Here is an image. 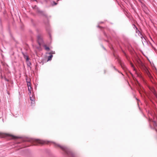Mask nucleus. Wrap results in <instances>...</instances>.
Segmentation results:
<instances>
[{
	"label": "nucleus",
	"mask_w": 157,
	"mask_h": 157,
	"mask_svg": "<svg viewBox=\"0 0 157 157\" xmlns=\"http://www.w3.org/2000/svg\"><path fill=\"white\" fill-rule=\"evenodd\" d=\"M138 77H140V75H139V73H138Z\"/></svg>",
	"instance_id": "obj_16"
},
{
	"label": "nucleus",
	"mask_w": 157,
	"mask_h": 157,
	"mask_svg": "<svg viewBox=\"0 0 157 157\" xmlns=\"http://www.w3.org/2000/svg\"><path fill=\"white\" fill-rule=\"evenodd\" d=\"M138 103L139 102V101H140L139 99H138Z\"/></svg>",
	"instance_id": "obj_18"
},
{
	"label": "nucleus",
	"mask_w": 157,
	"mask_h": 157,
	"mask_svg": "<svg viewBox=\"0 0 157 157\" xmlns=\"http://www.w3.org/2000/svg\"><path fill=\"white\" fill-rule=\"evenodd\" d=\"M26 82H27V85L28 87L31 86V82H28V81H27V79H26Z\"/></svg>",
	"instance_id": "obj_7"
},
{
	"label": "nucleus",
	"mask_w": 157,
	"mask_h": 157,
	"mask_svg": "<svg viewBox=\"0 0 157 157\" xmlns=\"http://www.w3.org/2000/svg\"><path fill=\"white\" fill-rule=\"evenodd\" d=\"M58 146L59 147L62 149L63 151H66V148L65 147H64L63 146H61L59 145H58Z\"/></svg>",
	"instance_id": "obj_6"
},
{
	"label": "nucleus",
	"mask_w": 157,
	"mask_h": 157,
	"mask_svg": "<svg viewBox=\"0 0 157 157\" xmlns=\"http://www.w3.org/2000/svg\"><path fill=\"white\" fill-rule=\"evenodd\" d=\"M131 65L133 67V70H135V68L134 67V66H133V65L132 63H131Z\"/></svg>",
	"instance_id": "obj_11"
},
{
	"label": "nucleus",
	"mask_w": 157,
	"mask_h": 157,
	"mask_svg": "<svg viewBox=\"0 0 157 157\" xmlns=\"http://www.w3.org/2000/svg\"><path fill=\"white\" fill-rule=\"evenodd\" d=\"M7 136H10L11 137L12 139H16L17 138V137L15 136L11 135H9V134H6Z\"/></svg>",
	"instance_id": "obj_5"
},
{
	"label": "nucleus",
	"mask_w": 157,
	"mask_h": 157,
	"mask_svg": "<svg viewBox=\"0 0 157 157\" xmlns=\"http://www.w3.org/2000/svg\"><path fill=\"white\" fill-rule=\"evenodd\" d=\"M30 100L31 101V104H34L35 103V100L34 98L33 97V96H32V97H30Z\"/></svg>",
	"instance_id": "obj_4"
},
{
	"label": "nucleus",
	"mask_w": 157,
	"mask_h": 157,
	"mask_svg": "<svg viewBox=\"0 0 157 157\" xmlns=\"http://www.w3.org/2000/svg\"><path fill=\"white\" fill-rule=\"evenodd\" d=\"M26 60L28 61L29 59V57H28V56H26Z\"/></svg>",
	"instance_id": "obj_12"
},
{
	"label": "nucleus",
	"mask_w": 157,
	"mask_h": 157,
	"mask_svg": "<svg viewBox=\"0 0 157 157\" xmlns=\"http://www.w3.org/2000/svg\"><path fill=\"white\" fill-rule=\"evenodd\" d=\"M45 49L47 50H48V51L49 50V48L48 47H47V46H45Z\"/></svg>",
	"instance_id": "obj_10"
},
{
	"label": "nucleus",
	"mask_w": 157,
	"mask_h": 157,
	"mask_svg": "<svg viewBox=\"0 0 157 157\" xmlns=\"http://www.w3.org/2000/svg\"><path fill=\"white\" fill-rule=\"evenodd\" d=\"M28 90L29 92L31 94V89H32V88L31 87V86H30V87H28Z\"/></svg>",
	"instance_id": "obj_9"
},
{
	"label": "nucleus",
	"mask_w": 157,
	"mask_h": 157,
	"mask_svg": "<svg viewBox=\"0 0 157 157\" xmlns=\"http://www.w3.org/2000/svg\"><path fill=\"white\" fill-rule=\"evenodd\" d=\"M133 25V26L134 27L136 28V29H137V28L136 26L135 25Z\"/></svg>",
	"instance_id": "obj_13"
},
{
	"label": "nucleus",
	"mask_w": 157,
	"mask_h": 157,
	"mask_svg": "<svg viewBox=\"0 0 157 157\" xmlns=\"http://www.w3.org/2000/svg\"><path fill=\"white\" fill-rule=\"evenodd\" d=\"M155 128L157 132V124L156 125V127H155Z\"/></svg>",
	"instance_id": "obj_14"
},
{
	"label": "nucleus",
	"mask_w": 157,
	"mask_h": 157,
	"mask_svg": "<svg viewBox=\"0 0 157 157\" xmlns=\"http://www.w3.org/2000/svg\"><path fill=\"white\" fill-rule=\"evenodd\" d=\"M36 143L40 144H45L46 143V141L40 140H35Z\"/></svg>",
	"instance_id": "obj_3"
},
{
	"label": "nucleus",
	"mask_w": 157,
	"mask_h": 157,
	"mask_svg": "<svg viewBox=\"0 0 157 157\" xmlns=\"http://www.w3.org/2000/svg\"><path fill=\"white\" fill-rule=\"evenodd\" d=\"M138 35L139 36L142 42L143 43L144 42H146V40L145 37L143 35L142 33L138 30Z\"/></svg>",
	"instance_id": "obj_1"
},
{
	"label": "nucleus",
	"mask_w": 157,
	"mask_h": 157,
	"mask_svg": "<svg viewBox=\"0 0 157 157\" xmlns=\"http://www.w3.org/2000/svg\"><path fill=\"white\" fill-rule=\"evenodd\" d=\"M138 66H139L142 69H145L146 67L144 65V63L141 61V60L138 59Z\"/></svg>",
	"instance_id": "obj_2"
},
{
	"label": "nucleus",
	"mask_w": 157,
	"mask_h": 157,
	"mask_svg": "<svg viewBox=\"0 0 157 157\" xmlns=\"http://www.w3.org/2000/svg\"><path fill=\"white\" fill-rule=\"evenodd\" d=\"M53 57V56L52 55H51L49 56L48 57V60H51L52 59Z\"/></svg>",
	"instance_id": "obj_8"
},
{
	"label": "nucleus",
	"mask_w": 157,
	"mask_h": 157,
	"mask_svg": "<svg viewBox=\"0 0 157 157\" xmlns=\"http://www.w3.org/2000/svg\"><path fill=\"white\" fill-rule=\"evenodd\" d=\"M136 99L137 100V98H136Z\"/></svg>",
	"instance_id": "obj_19"
},
{
	"label": "nucleus",
	"mask_w": 157,
	"mask_h": 157,
	"mask_svg": "<svg viewBox=\"0 0 157 157\" xmlns=\"http://www.w3.org/2000/svg\"><path fill=\"white\" fill-rule=\"evenodd\" d=\"M138 87H139V86H140V85L139 84V83L138 82Z\"/></svg>",
	"instance_id": "obj_15"
},
{
	"label": "nucleus",
	"mask_w": 157,
	"mask_h": 157,
	"mask_svg": "<svg viewBox=\"0 0 157 157\" xmlns=\"http://www.w3.org/2000/svg\"><path fill=\"white\" fill-rule=\"evenodd\" d=\"M54 144H55V146H56V145H57L58 146V145H57L56 144H55V143H54Z\"/></svg>",
	"instance_id": "obj_17"
}]
</instances>
